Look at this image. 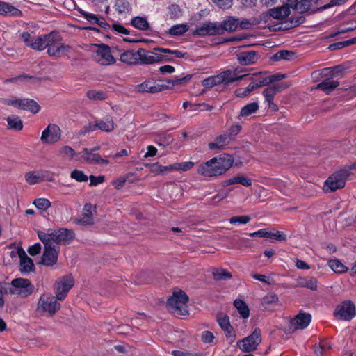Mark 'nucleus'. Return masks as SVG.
Listing matches in <instances>:
<instances>
[{
    "label": "nucleus",
    "mask_w": 356,
    "mask_h": 356,
    "mask_svg": "<svg viewBox=\"0 0 356 356\" xmlns=\"http://www.w3.org/2000/svg\"><path fill=\"white\" fill-rule=\"evenodd\" d=\"M17 254L20 258V271L22 273H29L32 271L34 268L33 260L26 255L22 248H18Z\"/></svg>",
    "instance_id": "nucleus-23"
},
{
    "label": "nucleus",
    "mask_w": 356,
    "mask_h": 356,
    "mask_svg": "<svg viewBox=\"0 0 356 356\" xmlns=\"http://www.w3.org/2000/svg\"><path fill=\"white\" fill-rule=\"evenodd\" d=\"M81 154H82V159L87 163L105 165L109 163L108 160L102 159L99 154L95 153L88 148H83Z\"/></svg>",
    "instance_id": "nucleus-21"
},
{
    "label": "nucleus",
    "mask_w": 356,
    "mask_h": 356,
    "mask_svg": "<svg viewBox=\"0 0 356 356\" xmlns=\"http://www.w3.org/2000/svg\"><path fill=\"white\" fill-rule=\"evenodd\" d=\"M220 29L217 22H207L202 26L197 27L193 31V35L195 36L204 37L206 35H220Z\"/></svg>",
    "instance_id": "nucleus-19"
},
{
    "label": "nucleus",
    "mask_w": 356,
    "mask_h": 356,
    "mask_svg": "<svg viewBox=\"0 0 356 356\" xmlns=\"http://www.w3.org/2000/svg\"><path fill=\"white\" fill-rule=\"evenodd\" d=\"M61 305L57 302V299L54 298L49 293H43L40 297L36 310L43 316H53L58 310Z\"/></svg>",
    "instance_id": "nucleus-8"
},
{
    "label": "nucleus",
    "mask_w": 356,
    "mask_h": 356,
    "mask_svg": "<svg viewBox=\"0 0 356 356\" xmlns=\"http://www.w3.org/2000/svg\"><path fill=\"white\" fill-rule=\"evenodd\" d=\"M239 24V19L233 17H228L225 20L222 21L218 27L220 29V35L223 34L225 31L232 32L237 29Z\"/></svg>",
    "instance_id": "nucleus-26"
},
{
    "label": "nucleus",
    "mask_w": 356,
    "mask_h": 356,
    "mask_svg": "<svg viewBox=\"0 0 356 356\" xmlns=\"http://www.w3.org/2000/svg\"><path fill=\"white\" fill-rule=\"evenodd\" d=\"M92 58L102 65H108L115 63V59L111 54V48L105 44H92Z\"/></svg>",
    "instance_id": "nucleus-9"
},
{
    "label": "nucleus",
    "mask_w": 356,
    "mask_h": 356,
    "mask_svg": "<svg viewBox=\"0 0 356 356\" xmlns=\"http://www.w3.org/2000/svg\"><path fill=\"white\" fill-rule=\"evenodd\" d=\"M245 72L243 68L236 67L234 70H227L218 75L209 76L202 81V86L205 88H211L218 85H227L236 81L242 80L250 76L248 74L239 75Z\"/></svg>",
    "instance_id": "nucleus-3"
},
{
    "label": "nucleus",
    "mask_w": 356,
    "mask_h": 356,
    "mask_svg": "<svg viewBox=\"0 0 356 356\" xmlns=\"http://www.w3.org/2000/svg\"><path fill=\"white\" fill-rule=\"evenodd\" d=\"M289 28H293L303 24L305 22V17L302 15L290 17L288 20Z\"/></svg>",
    "instance_id": "nucleus-57"
},
{
    "label": "nucleus",
    "mask_w": 356,
    "mask_h": 356,
    "mask_svg": "<svg viewBox=\"0 0 356 356\" xmlns=\"http://www.w3.org/2000/svg\"><path fill=\"white\" fill-rule=\"evenodd\" d=\"M188 297L182 290L173 292L172 296L168 299L167 307L172 313L177 315H186L188 312Z\"/></svg>",
    "instance_id": "nucleus-5"
},
{
    "label": "nucleus",
    "mask_w": 356,
    "mask_h": 356,
    "mask_svg": "<svg viewBox=\"0 0 356 356\" xmlns=\"http://www.w3.org/2000/svg\"><path fill=\"white\" fill-rule=\"evenodd\" d=\"M339 86V82L338 81H326L318 83L316 86V88L329 94Z\"/></svg>",
    "instance_id": "nucleus-39"
},
{
    "label": "nucleus",
    "mask_w": 356,
    "mask_h": 356,
    "mask_svg": "<svg viewBox=\"0 0 356 356\" xmlns=\"http://www.w3.org/2000/svg\"><path fill=\"white\" fill-rule=\"evenodd\" d=\"M74 280L71 276L63 277L54 286L56 299L63 300L70 289L74 286Z\"/></svg>",
    "instance_id": "nucleus-15"
},
{
    "label": "nucleus",
    "mask_w": 356,
    "mask_h": 356,
    "mask_svg": "<svg viewBox=\"0 0 356 356\" xmlns=\"http://www.w3.org/2000/svg\"><path fill=\"white\" fill-rule=\"evenodd\" d=\"M211 274L216 281L227 280L232 277V273L224 268H213Z\"/></svg>",
    "instance_id": "nucleus-37"
},
{
    "label": "nucleus",
    "mask_w": 356,
    "mask_h": 356,
    "mask_svg": "<svg viewBox=\"0 0 356 356\" xmlns=\"http://www.w3.org/2000/svg\"><path fill=\"white\" fill-rule=\"evenodd\" d=\"M6 287L7 293L20 298L28 297L33 293L35 289L31 282L25 278H16L10 283L6 282Z\"/></svg>",
    "instance_id": "nucleus-6"
},
{
    "label": "nucleus",
    "mask_w": 356,
    "mask_h": 356,
    "mask_svg": "<svg viewBox=\"0 0 356 356\" xmlns=\"http://www.w3.org/2000/svg\"><path fill=\"white\" fill-rule=\"evenodd\" d=\"M47 53L50 56L60 57L69 51L70 47L61 42L62 38L56 31L47 34Z\"/></svg>",
    "instance_id": "nucleus-7"
},
{
    "label": "nucleus",
    "mask_w": 356,
    "mask_h": 356,
    "mask_svg": "<svg viewBox=\"0 0 356 356\" xmlns=\"http://www.w3.org/2000/svg\"><path fill=\"white\" fill-rule=\"evenodd\" d=\"M19 108L31 112L33 114L40 111V106L33 99L28 98L19 99Z\"/></svg>",
    "instance_id": "nucleus-27"
},
{
    "label": "nucleus",
    "mask_w": 356,
    "mask_h": 356,
    "mask_svg": "<svg viewBox=\"0 0 356 356\" xmlns=\"http://www.w3.org/2000/svg\"><path fill=\"white\" fill-rule=\"evenodd\" d=\"M25 180L29 184L33 185L42 181V178L39 172L31 171L25 175Z\"/></svg>",
    "instance_id": "nucleus-46"
},
{
    "label": "nucleus",
    "mask_w": 356,
    "mask_h": 356,
    "mask_svg": "<svg viewBox=\"0 0 356 356\" xmlns=\"http://www.w3.org/2000/svg\"><path fill=\"white\" fill-rule=\"evenodd\" d=\"M131 25L134 28L141 30L147 31L149 29V24L146 17H134L131 20Z\"/></svg>",
    "instance_id": "nucleus-36"
},
{
    "label": "nucleus",
    "mask_w": 356,
    "mask_h": 356,
    "mask_svg": "<svg viewBox=\"0 0 356 356\" xmlns=\"http://www.w3.org/2000/svg\"><path fill=\"white\" fill-rule=\"evenodd\" d=\"M136 88L140 92L156 93L168 89L169 86L165 84H159L153 79H148L137 85Z\"/></svg>",
    "instance_id": "nucleus-18"
},
{
    "label": "nucleus",
    "mask_w": 356,
    "mask_h": 356,
    "mask_svg": "<svg viewBox=\"0 0 356 356\" xmlns=\"http://www.w3.org/2000/svg\"><path fill=\"white\" fill-rule=\"evenodd\" d=\"M58 154L63 158L72 159L75 155V151L71 147L65 145L59 149Z\"/></svg>",
    "instance_id": "nucleus-50"
},
{
    "label": "nucleus",
    "mask_w": 356,
    "mask_h": 356,
    "mask_svg": "<svg viewBox=\"0 0 356 356\" xmlns=\"http://www.w3.org/2000/svg\"><path fill=\"white\" fill-rule=\"evenodd\" d=\"M341 71H342L341 66L337 65L333 68L323 69L321 74L323 76H328V77L332 78L334 76H336L338 73L341 72Z\"/></svg>",
    "instance_id": "nucleus-54"
},
{
    "label": "nucleus",
    "mask_w": 356,
    "mask_h": 356,
    "mask_svg": "<svg viewBox=\"0 0 356 356\" xmlns=\"http://www.w3.org/2000/svg\"><path fill=\"white\" fill-rule=\"evenodd\" d=\"M234 305L238 310L242 318L246 319L250 316V310L247 304L241 299H236Z\"/></svg>",
    "instance_id": "nucleus-38"
},
{
    "label": "nucleus",
    "mask_w": 356,
    "mask_h": 356,
    "mask_svg": "<svg viewBox=\"0 0 356 356\" xmlns=\"http://www.w3.org/2000/svg\"><path fill=\"white\" fill-rule=\"evenodd\" d=\"M293 56H294L293 52H292L291 51H288V50H282V51H280L277 53H276L273 56V59L276 61L281 60H289L291 58H293Z\"/></svg>",
    "instance_id": "nucleus-47"
},
{
    "label": "nucleus",
    "mask_w": 356,
    "mask_h": 356,
    "mask_svg": "<svg viewBox=\"0 0 356 356\" xmlns=\"http://www.w3.org/2000/svg\"><path fill=\"white\" fill-rule=\"evenodd\" d=\"M250 237L270 238V232L266 229H261L255 232L248 234Z\"/></svg>",
    "instance_id": "nucleus-61"
},
{
    "label": "nucleus",
    "mask_w": 356,
    "mask_h": 356,
    "mask_svg": "<svg viewBox=\"0 0 356 356\" xmlns=\"http://www.w3.org/2000/svg\"><path fill=\"white\" fill-rule=\"evenodd\" d=\"M289 86V85L286 83L273 85L272 86L264 89L263 91V95L265 98L274 97L277 92L287 88Z\"/></svg>",
    "instance_id": "nucleus-33"
},
{
    "label": "nucleus",
    "mask_w": 356,
    "mask_h": 356,
    "mask_svg": "<svg viewBox=\"0 0 356 356\" xmlns=\"http://www.w3.org/2000/svg\"><path fill=\"white\" fill-rule=\"evenodd\" d=\"M70 177L79 182H85L88 179V176L82 171L74 170L70 173Z\"/></svg>",
    "instance_id": "nucleus-51"
},
{
    "label": "nucleus",
    "mask_w": 356,
    "mask_h": 356,
    "mask_svg": "<svg viewBox=\"0 0 356 356\" xmlns=\"http://www.w3.org/2000/svg\"><path fill=\"white\" fill-rule=\"evenodd\" d=\"M8 128L15 131H21L23 129V122L20 118L16 115H9L6 118Z\"/></svg>",
    "instance_id": "nucleus-34"
},
{
    "label": "nucleus",
    "mask_w": 356,
    "mask_h": 356,
    "mask_svg": "<svg viewBox=\"0 0 356 356\" xmlns=\"http://www.w3.org/2000/svg\"><path fill=\"white\" fill-rule=\"evenodd\" d=\"M133 176H134V173H129L124 177H119L117 179L113 180L112 181V185L116 189H120L124 186V185L127 181H129V177H133Z\"/></svg>",
    "instance_id": "nucleus-53"
},
{
    "label": "nucleus",
    "mask_w": 356,
    "mask_h": 356,
    "mask_svg": "<svg viewBox=\"0 0 356 356\" xmlns=\"http://www.w3.org/2000/svg\"><path fill=\"white\" fill-rule=\"evenodd\" d=\"M227 196H228V192H222L220 193H218L211 198V200H210L209 204L212 205V206H215L217 204L218 202L227 198Z\"/></svg>",
    "instance_id": "nucleus-62"
},
{
    "label": "nucleus",
    "mask_w": 356,
    "mask_h": 356,
    "mask_svg": "<svg viewBox=\"0 0 356 356\" xmlns=\"http://www.w3.org/2000/svg\"><path fill=\"white\" fill-rule=\"evenodd\" d=\"M189 29V26L186 24H179L172 26L168 31V33L172 36H179L185 33Z\"/></svg>",
    "instance_id": "nucleus-42"
},
{
    "label": "nucleus",
    "mask_w": 356,
    "mask_h": 356,
    "mask_svg": "<svg viewBox=\"0 0 356 356\" xmlns=\"http://www.w3.org/2000/svg\"><path fill=\"white\" fill-rule=\"evenodd\" d=\"M99 129L102 131L110 133L115 129V123L113 119L110 115H106L102 120H97L92 122L88 123L81 130L82 134L92 132Z\"/></svg>",
    "instance_id": "nucleus-11"
},
{
    "label": "nucleus",
    "mask_w": 356,
    "mask_h": 356,
    "mask_svg": "<svg viewBox=\"0 0 356 356\" xmlns=\"http://www.w3.org/2000/svg\"><path fill=\"white\" fill-rule=\"evenodd\" d=\"M296 285L299 287H305L316 291L318 288V282L313 277H300L297 279Z\"/></svg>",
    "instance_id": "nucleus-30"
},
{
    "label": "nucleus",
    "mask_w": 356,
    "mask_h": 356,
    "mask_svg": "<svg viewBox=\"0 0 356 356\" xmlns=\"http://www.w3.org/2000/svg\"><path fill=\"white\" fill-rule=\"evenodd\" d=\"M91 204L85 205V209L88 212V213H84L81 218L79 220V222L83 225H91L93 223V218L92 216V213L89 211V209H91Z\"/></svg>",
    "instance_id": "nucleus-52"
},
{
    "label": "nucleus",
    "mask_w": 356,
    "mask_h": 356,
    "mask_svg": "<svg viewBox=\"0 0 356 356\" xmlns=\"http://www.w3.org/2000/svg\"><path fill=\"white\" fill-rule=\"evenodd\" d=\"M261 342V331L256 328L250 335L239 341L238 346L242 351L249 353L254 351Z\"/></svg>",
    "instance_id": "nucleus-12"
},
{
    "label": "nucleus",
    "mask_w": 356,
    "mask_h": 356,
    "mask_svg": "<svg viewBox=\"0 0 356 356\" xmlns=\"http://www.w3.org/2000/svg\"><path fill=\"white\" fill-rule=\"evenodd\" d=\"M233 163V158L230 155L221 154L201 163L197 169V172L204 177L219 176L228 170Z\"/></svg>",
    "instance_id": "nucleus-1"
},
{
    "label": "nucleus",
    "mask_w": 356,
    "mask_h": 356,
    "mask_svg": "<svg viewBox=\"0 0 356 356\" xmlns=\"http://www.w3.org/2000/svg\"><path fill=\"white\" fill-rule=\"evenodd\" d=\"M0 15L15 17L22 16V12L9 3L0 1Z\"/></svg>",
    "instance_id": "nucleus-24"
},
{
    "label": "nucleus",
    "mask_w": 356,
    "mask_h": 356,
    "mask_svg": "<svg viewBox=\"0 0 356 356\" xmlns=\"http://www.w3.org/2000/svg\"><path fill=\"white\" fill-rule=\"evenodd\" d=\"M169 11L172 18L177 19L182 15V10L176 4H172L170 6Z\"/></svg>",
    "instance_id": "nucleus-58"
},
{
    "label": "nucleus",
    "mask_w": 356,
    "mask_h": 356,
    "mask_svg": "<svg viewBox=\"0 0 356 356\" xmlns=\"http://www.w3.org/2000/svg\"><path fill=\"white\" fill-rule=\"evenodd\" d=\"M61 130L54 124H50L42 132L40 140L42 143L54 144L60 140Z\"/></svg>",
    "instance_id": "nucleus-17"
},
{
    "label": "nucleus",
    "mask_w": 356,
    "mask_h": 356,
    "mask_svg": "<svg viewBox=\"0 0 356 356\" xmlns=\"http://www.w3.org/2000/svg\"><path fill=\"white\" fill-rule=\"evenodd\" d=\"M237 60L242 65H249L255 63L258 56L254 51H243L237 54Z\"/></svg>",
    "instance_id": "nucleus-25"
},
{
    "label": "nucleus",
    "mask_w": 356,
    "mask_h": 356,
    "mask_svg": "<svg viewBox=\"0 0 356 356\" xmlns=\"http://www.w3.org/2000/svg\"><path fill=\"white\" fill-rule=\"evenodd\" d=\"M330 268L337 273H343L348 271V268L339 259H332L328 261Z\"/></svg>",
    "instance_id": "nucleus-43"
},
{
    "label": "nucleus",
    "mask_w": 356,
    "mask_h": 356,
    "mask_svg": "<svg viewBox=\"0 0 356 356\" xmlns=\"http://www.w3.org/2000/svg\"><path fill=\"white\" fill-rule=\"evenodd\" d=\"M320 0H286L290 7L298 10L300 13L310 12L312 13L322 11L317 7Z\"/></svg>",
    "instance_id": "nucleus-13"
},
{
    "label": "nucleus",
    "mask_w": 356,
    "mask_h": 356,
    "mask_svg": "<svg viewBox=\"0 0 356 356\" xmlns=\"http://www.w3.org/2000/svg\"><path fill=\"white\" fill-rule=\"evenodd\" d=\"M0 102L4 105L19 108V99L2 98Z\"/></svg>",
    "instance_id": "nucleus-64"
},
{
    "label": "nucleus",
    "mask_w": 356,
    "mask_h": 356,
    "mask_svg": "<svg viewBox=\"0 0 356 356\" xmlns=\"http://www.w3.org/2000/svg\"><path fill=\"white\" fill-rule=\"evenodd\" d=\"M154 51H147L140 48L138 49L139 55L138 61L140 64H154L161 62H170L173 58H184L185 54L179 50H172L170 49L156 47L154 49Z\"/></svg>",
    "instance_id": "nucleus-2"
},
{
    "label": "nucleus",
    "mask_w": 356,
    "mask_h": 356,
    "mask_svg": "<svg viewBox=\"0 0 356 356\" xmlns=\"http://www.w3.org/2000/svg\"><path fill=\"white\" fill-rule=\"evenodd\" d=\"M350 172L346 168L341 169L331 175L325 181L324 190L325 191H334L345 186L346 181Z\"/></svg>",
    "instance_id": "nucleus-10"
},
{
    "label": "nucleus",
    "mask_w": 356,
    "mask_h": 356,
    "mask_svg": "<svg viewBox=\"0 0 356 356\" xmlns=\"http://www.w3.org/2000/svg\"><path fill=\"white\" fill-rule=\"evenodd\" d=\"M241 184L243 186H252V179L244 175H238L232 178L227 179L223 181V186H228L233 184Z\"/></svg>",
    "instance_id": "nucleus-29"
},
{
    "label": "nucleus",
    "mask_w": 356,
    "mask_h": 356,
    "mask_svg": "<svg viewBox=\"0 0 356 356\" xmlns=\"http://www.w3.org/2000/svg\"><path fill=\"white\" fill-rule=\"evenodd\" d=\"M290 8H291L287 3L286 5L270 9L268 13L275 19H283L289 15Z\"/></svg>",
    "instance_id": "nucleus-28"
},
{
    "label": "nucleus",
    "mask_w": 356,
    "mask_h": 356,
    "mask_svg": "<svg viewBox=\"0 0 356 356\" xmlns=\"http://www.w3.org/2000/svg\"><path fill=\"white\" fill-rule=\"evenodd\" d=\"M38 236L41 241H48L53 245L69 244L74 238L73 230L67 228H60L55 230L49 229L47 232L38 231Z\"/></svg>",
    "instance_id": "nucleus-4"
},
{
    "label": "nucleus",
    "mask_w": 356,
    "mask_h": 356,
    "mask_svg": "<svg viewBox=\"0 0 356 356\" xmlns=\"http://www.w3.org/2000/svg\"><path fill=\"white\" fill-rule=\"evenodd\" d=\"M42 242L44 245V250L40 264L46 266H52L57 262L58 250H57L55 245H53L51 243L48 241Z\"/></svg>",
    "instance_id": "nucleus-16"
},
{
    "label": "nucleus",
    "mask_w": 356,
    "mask_h": 356,
    "mask_svg": "<svg viewBox=\"0 0 356 356\" xmlns=\"http://www.w3.org/2000/svg\"><path fill=\"white\" fill-rule=\"evenodd\" d=\"M217 321L221 329L225 332L226 337L230 339L231 342L234 341L235 334L234 330L230 325L229 318L225 314H218Z\"/></svg>",
    "instance_id": "nucleus-22"
},
{
    "label": "nucleus",
    "mask_w": 356,
    "mask_h": 356,
    "mask_svg": "<svg viewBox=\"0 0 356 356\" xmlns=\"http://www.w3.org/2000/svg\"><path fill=\"white\" fill-rule=\"evenodd\" d=\"M81 15L82 17H83L86 19H87L90 23L91 24H97L99 23V18L97 15L88 13L86 11H81Z\"/></svg>",
    "instance_id": "nucleus-59"
},
{
    "label": "nucleus",
    "mask_w": 356,
    "mask_h": 356,
    "mask_svg": "<svg viewBox=\"0 0 356 356\" xmlns=\"http://www.w3.org/2000/svg\"><path fill=\"white\" fill-rule=\"evenodd\" d=\"M194 163L191 161L182 162V163H176L172 165H170V168L172 170H181L183 171H187L193 168Z\"/></svg>",
    "instance_id": "nucleus-49"
},
{
    "label": "nucleus",
    "mask_w": 356,
    "mask_h": 356,
    "mask_svg": "<svg viewBox=\"0 0 356 356\" xmlns=\"http://www.w3.org/2000/svg\"><path fill=\"white\" fill-rule=\"evenodd\" d=\"M169 167L170 165L163 166L158 163L150 165L151 172L156 175L163 174L167 171H172Z\"/></svg>",
    "instance_id": "nucleus-55"
},
{
    "label": "nucleus",
    "mask_w": 356,
    "mask_h": 356,
    "mask_svg": "<svg viewBox=\"0 0 356 356\" xmlns=\"http://www.w3.org/2000/svg\"><path fill=\"white\" fill-rule=\"evenodd\" d=\"M259 106L257 102L249 103L241 108L238 118H247L249 115L255 113L259 110Z\"/></svg>",
    "instance_id": "nucleus-35"
},
{
    "label": "nucleus",
    "mask_w": 356,
    "mask_h": 356,
    "mask_svg": "<svg viewBox=\"0 0 356 356\" xmlns=\"http://www.w3.org/2000/svg\"><path fill=\"white\" fill-rule=\"evenodd\" d=\"M191 79V75H187L182 78H174V79H169L166 80V82L172 86L175 85H182L186 83L188 81H189Z\"/></svg>",
    "instance_id": "nucleus-56"
},
{
    "label": "nucleus",
    "mask_w": 356,
    "mask_h": 356,
    "mask_svg": "<svg viewBox=\"0 0 356 356\" xmlns=\"http://www.w3.org/2000/svg\"><path fill=\"white\" fill-rule=\"evenodd\" d=\"M334 314L340 320L350 321L356 315L355 305L350 300L343 301L337 306Z\"/></svg>",
    "instance_id": "nucleus-14"
},
{
    "label": "nucleus",
    "mask_w": 356,
    "mask_h": 356,
    "mask_svg": "<svg viewBox=\"0 0 356 356\" xmlns=\"http://www.w3.org/2000/svg\"><path fill=\"white\" fill-rule=\"evenodd\" d=\"M87 97L90 100H105L107 98L106 93L102 90H90L86 92Z\"/></svg>",
    "instance_id": "nucleus-45"
},
{
    "label": "nucleus",
    "mask_w": 356,
    "mask_h": 356,
    "mask_svg": "<svg viewBox=\"0 0 356 356\" xmlns=\"http://www.w3.org/2000/svg\"><path fill=\"white\" fill-rule=\"evenodd\" d=\"M231 224L238 222L240 224H247L250 222V218L248 216H239L231 218L229 220Z\"/></svg>",
    "instance_id": "nucleus-60"
},
{
    "label": "nucleus",
    "mask_w": 356,
    "mask_h": 356,
    "mask_svg": "<svg viewBox=\"0 0 356 356\" xmlns=\"http://www.w3.org/2000/svg\"><path fill=\"white\" fill-rule=\"evenodd\" d=\"M139 55L138 51L128 50L120 55V60L128 65H136L138 64Z\"/></svg>",
    "instance_id": "nucleus-31"
},
{
    "label": "nucleus",
    "mask_w": 356,
    "mask_h": 356,
    "mask_svg": "<svg viewBox=\"0 0 356 356\" xmlns=\"http://www.w3.org/2000/svg\"><path fill=\"white\" fill-rule=\"evenodd\" d=\"M114 8L120 14L128 13L131 9L130 3L126 0H115Z\"/></svg>",
    "instance_id": "nucleus-41"
},
{
    "label": "nucleus",
    "mask_w": 356,
    "mask_h": 356,
    "mask_svg": "<svg viewBox=\"0 0 356 356\" xmlns=\"http://www.w3.org/2000/svg\"><path fill=\"white\" fill-rule=\"evenodd\" d=\"M312 316L309 314L300 312L296 315L290 324L293 330L304 329L310 323Z\"/></svg>",
    "instance_id": "nucleus-20"
},
{
    "label": "nucleus",
    "mask_w": 356,
    "mask_h": 356,
    "mask_svg": "<svg viewBox=\"0 0 356 356\" xmlns=\"http://www.w3.org/2000/svg\"><path fill=\"white\" fill-rule=\"evenodd\" d=\"M47 34L34 38L33 43L30 44V48L37 50L42 51L47 48Z\"/></svg>",
    "instance_id": "nucleus-40"
},
{
    "label": "nucleus",
    "mask_w": 356,
    "mask_h": 356,
    "mask_svg": "<svg viewBox=\"0 0 356 356\" xmlns=\"http://www.w3.org/2000/svg\"><path fill=\"white\" fill-rule=\"evenodd\" d=\"M33 204L40 210L47 211L51 207V203L47 198H37L34 200Z\"/></svg>",
    "instance_id": "nucleus-48"
},
{
    "label": "nucleus",
    "mask_w": 356,
    "mask_h": 356,
    "mask_svg": "<svg viewBox=\"0 0 356 356\" xmlns=\"http://www.w3.org/2000/svg\"><path fill=\"white\" fill-rule=\"evenodd\" d=\"M213 2L221 9H228L233 3V0H212Z\"/></svg>",
    "instance_id": "nucleus-63"
},
{
    "label": "nucleus",
    "mask_w": 356,
    "mask_h": 356,
    "mask_svg": "<svg viewBox=\"0 0 356 356\" xmlns=\"http://www.w3.org/2000/svg\"><path fill=\"white\" fill-rule=\"evenodd\" d=\"M229 136L226 134H222L216 138L213 142H211L208 144V147L210 149H222L229 143Z\"/></svg>",
    "instance_id": "nucleus-32"
},
{
    "label": "nucleus",
    "mask_w": 356,
    "mask_h": 356,
    "mask_svg": "<svg viewBox=\"0 0 356 356\" xmlns=\"http://www.w3.org/2000/svg\"><path fill=\"white\" fill-rule=\"evenodd\" d=\"M279 300V298L277 294L274 293H270L266 295L261 301V304L266 309L270 308L271 305L277 303Z\"/></svg>",
    "instance_id": "nucleus-44"
}]
</instances>
